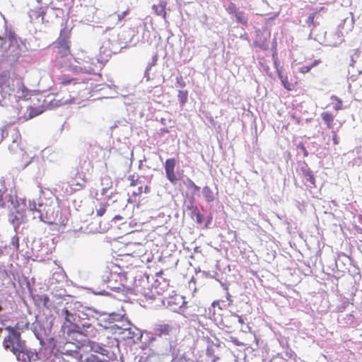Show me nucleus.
I'll return each instance as SVG.
<instances>
[{
	"label": "nucleus",
	"mask_w": 362,
	"mask_h": 362,
	"mask_svg": "<svg viewBox=\"0 0 362 362\" xmlns=\"http://www.w3.org/2000/svg\"><path fill=\"white\" fill-rule=\"evenodd\" d=\"M28 211L33 219L39 218L50 225L62 222L60 205L52 194L46 198L42 192L40 197L38 207L35 202H29Z\"/></svg>",
	"instance_id": "obj_1"
},
{
	"label": "nucleus",
	"mask_w": 362,
	"mask_h": 362,
	"mask_svg": "<svg viewBox=\"0 0 362 362\" xmlns=\"http://www.w3.org/2000/svg\"><path fill=\"white\" fill-rule=\"evenodd\" d=\"M5 331L7 332V335L3 341L4 348L13 354L22 350L25 346V341L21 339L20 332H17L11 326L6 327Z\"/></svg>",
	"instance_id": "obj_2"
},
{
	"label": "nucleus",
	"mask_w": 362,
	"mask_h": 362,
	"mask_svg": "<svg viewBox=\"0 0 362 362\" xmlns=\"http://www.w3.org/2000/svg\"><path fill=\"white\" fill-rule=\"evenodd\" d=\"M11 91L16 101H27L35 94V90H30L24 83L21 78H12L9 83Z\"/></svg>",
	"instance_id": "obj_3"
},
{
	"label": "nucleus",
	"mask_w": 362,
	"mask_h": 362,
	"mask_svg": "<svg viewBox=\"0 0 362 362\" xmlns=\"http://www.w3.org/2000/svg\"><path fill=\"white\" fill-rule=\"evenodd\" d=\"M94 314H92V325L95 328H103L105 329H111L112 323L115 321H117L118 319L121 318V315L115 313H99L95 310H93Z\"/></svg>",
	"instance_id": "obj_4"
},
{
	"label": "nucleus",
	"mask_w": 362,
	"mask_h": 362,
	"mask_svg": "<svg viewBox=\"0 0 362 362\" xmlns=\"http://www.w3.org/2000/svg\"><path fill=\"white\" fill-rule=\"evenodd\" d=\"M70 30L66 28L60 32L59 38L56 42L57 52L61 56H66L70 52Z\"/></svg>",
	"instance_id": "obj_5"
},
{
	"label": "nucleus",
	"mask_w": 362,
	"mask_h": 362,
	"mask_svg": "<svg viewBox=\"0 0 362 362\" xmlns=\"http://www.w3.org/2000/svg\"><path fill=\"white\" fill-rule=\"evenodd\" d=\"M13 109L16 110V115L13 122L27 121L39 115L42 112L39 108L33 107L31 106H26L24 108L23 107H19L18 105H16L13 106Z\"/></svg>",
	"instance_id": "obj_6"
},
{
	"label": "nucleus",
	"mask_w": 362,
	"mask_h": 362,
	"mask_svg": "<svg viewBox=\"0 0 362 362\" xmlns=\"http://www.w3.org/2000/svg\"><path fill=\"white\" fill-rule=\"evenodd\" d=\"M124 252V255L141 257L146 253V248L142 243L129 242L125 245Z\"/></svg>",
	"instance_id": "obj_7"
},
{
	"label": "nucleus",
	"mask_w": 362,
	"mask_h": 362,
	"mask_svg": "<svg viewBox=\"0 0 362 362\" xmlns=\"http://www.w3.org/2000/svg\"><path fill=\"white\" fill-rule=\"evenodd\" d=\"M177 160L175 158L166 159L164 163V169L166 177L173 185L177 184V181L179 180V178L177 176L175 170Z\"/></svg>",
	"instance_id": "obj_8"
},
{
	"label": "nucleus",
	"mask_w": 362,
	"mask_h": 362,
	"mask_svg": "<svg viewBox=\"0 0 362 362\" xmlns=\"http://www.w3.org/2000/svg\"><path fill=\"white\" fill-rule=\"evenodd\" d=\"M238 315L230 311L221 315L219 324L228 329H233L237 325Z\"/></svg>",
	"instance_id": "obj_9"
},
{
	"label": "nucleus",
	"mask_w": 362,
	"mask_h": 362,
	"mask_svg": "<svg viewBox=\"0 0 362 362\" xmlns=\"http://www.w3.org/2000/svg\"><path fill=\"white\" fill-rule=\"evenodd\" d=\"M48 6L37 5L29 11V16L32 21L43 23Z\"/></svg>",
	"instance_id": "obj_10"
},
{
	"label": "nucleus",
	"mask_w": 362,
	"mask_h": 362,
	"mask_svg": "<svg viewBox=\"0 0 362 362\" xmlns=\"http://www.w3.org/2000/svg\"><path fill=\"white\" fill-rule=\"evenodd\" d=\"M174 327L171 322L157 324L154 327L155 334L158 337L169 336L173 331Z\"/></svg>",
	"instance_id": "obj_11"
},
{
	"label": "nucleus",
	"mask_w": 362,
	"mask_h": 362,
	"mask_svg": "<svg viewBox=\"0 0 362 362\" xmlns=\"http://www.w3.org/2000/svg\"><path fill=\"white\" fill-rule=\"evenodd\" d=\"M185 304L186 302L183 297L178 295L170 297L167 303L168 307L173 311H177Z\"/></svg>",
	"instance_id": "obj_12"
},
{
	"label": "nucleus",
	"mask_w": 362,
	"mask_h": 362,
	"mask_svg": "<svg viewBox=\"0 0 362 362\" xmlns=\"http://www.w3.org/2000/svg\"><path fill=\"white\" fill-rule=\"evenodd\" d=\"M139 329L131 324V322H126V326L123 328L122 339H134L139 335Z\"/></svg>",
	"instance_id": "obj_13"
},
{
	"label": "nucleus",
	"mask_w": 362,
	"mask_h": 362,
	"mask_svg": "<svg viewBox=\"0 0 362 362\" xmlns=\"http://www.w3.org/2000/svg\"><path fill=\"white\" fill-rule=\"evenodd\" d=\"M69 69L64 70L60 75L57 76V81L62 86H66L69 85H76L77 83V80L71 76L69 74L66 73L69 71Z\"/></svg>",
	"instance_id": "obj_14"
},
{
	"label": "nucleus",
	"mask_w": 362,
	"mask_h": 362,
	"mask_svg": "<svg viewBox=\"0 0 362 362\" xmlns=\"http://www.w3.org/2000/svg\"><path fill=\"white\" fill-rule=\"evenodd\" d=\"M16 358L20 362H31L33 357V354L27 350L26 345L19 351L13 353Z\"/></svg>",
	"instance_id": "obj_15"
},
{
	"label": "nucleus",
	"mask_w": 362,
	"mask_h": 362,
	"mask_svg": "<svg viewBox=\"0 0 362 362\" xmlns=\"http://www.w3.org/2000/svg\"><path fill=\"white\" fill-rule=\"evenodd\" d=\"M276 71H277L278 76H279V79L281 80V82L282 85L284 86V88L286 89L287 90H293L297 84V82L293 83V82L289 81L288 76L284 74V73H282L281 69H277Z\"/></svg>",
	"instance_id": "obj_16"
},
{
	"label": "nucleus",
	"mask_w": 362,
	"mask_h": 362,
	"mask_svg": "<svg viewBox=\"0 0 362 362\" xmlns=\"http://www.w3.org/2000/svg\"><path fill=\"white\" fill-rule=\"evenodd\" d=\"M126 322H129V321L127 318L124 317L123 315H121V318L118 319L117 321L114 320L111 327V331L118 334H122L123 328L125 327Z\"/></svg>",
	"instance_id": "obj_17"
},
{
	"label": "nucleus",
	"mask_w": 362,
	"mask_h": 362,
	"mask_svg": "<svg viewBox=\"0 0 362 362\" xmlns=\"http://www.w3.org/2000/svg\"><path fill=\"white\" fill-rule=\"evenodd\" d=\"M166 3L164 1L160 2L158 4H154L152 6L153 10L156 15L162 16L164 20H166L167 13L165 11Z\"/></svg>",
	"instance_id": "obj_18"
},
{
	"label": "nucleus",
	"mask_w": 362,
	"mask_h": 362,
	"mask_svg": "<svg viewBox=\"0 0 362 362\" xmlns=\"http://www.w3.org/2000/svg\"><path fill=\"white\" fill-rule=\"evenodd\" d=\"M321 118L325 122L328 129L333 128L334 116L332 112L329 111L322 112Z\"/></svg>",
	"instance_id": "obj_19"
},
{
	"label": "nucleus",
	"mask_w": 362,
	"mask_h": 362,
	"mask_svg": "<svg viewBox=\"0 0 362 362\" xmlns=\"http://www.w3.org/2000/svg\"><path fill=\"white\" fill-rule=\"evenodd\" d=\"M29 322L26 319V317H21V320H19L14 327H12V328H14L17 332L19 331H23L25 329H28L29 328Z\"/></svg>",
	"instance_id": "obj_20"
},
{
	"label": "nucleus",
	"mask_w": 362,
	"mask_h": 362,
	"mask_svg": "<svg viewBox=\"0 0 362 362\" xmlns=\"http://www.w3.org/2000/svg\"><path fill=\"white\" fill-rule=\"evenodd\" d=\"M236 21L243 25H247L248 23V18L247 15L242 11H238L237 13L234 14Z\"/></svg>",
	"instance_id": "obj_21"
},
{
	"label": "nucleus",
	"mask_w": 362,
	"mask_h": 362,
	"mask_svg": "<svg viewBox=\"0 0 362 362\" xmlns=\"http://www.w3.org/2000/svg\"><path fill=\"white\" fill-rule=\"evenodd\" d=\"M206 355L209 358H211V362H217L220 359L219 356L215 354V348L214 345L213 344L207 346L206 350Z\"/></svg>",
	"instance_id": "obj_22"
},
{
	"label": "nucleus",
	"mask_w": 362,
	"mask_h": 362,
	"mask_svg": "<svg viewBox=\"0 0 362 362\" xmlns=\"http://www.w3.org/2000/svg\"><path fill=\"white\" fill-rule=\"evenodd\" d=\"M203 194L204 197L206 198L207 202H211L214 199V195L212 190L209 186H204L203 187Z\"/></svg>",
	"instance_id": "obj_23"
},
{
	"label": "nucleus",
	"mask_w": 362,
	"mask_h": 362,
	"mask_svg": "<svg viewBox=\"0 0 362 362\" xmlns=\"http://www.w3.org/2000/svg\"><path fill=\"white\" fill-rule=\"evenodd\" d=\"M320 62V60H315L311 64L300 67V72L302 74L308 73L313 67L317 66Z\"/></svg>",
	"instance_id": "obj_24"
},
{
	"label": "nucleus",
	"mask_w": 362,
	"mask_h": 362,
	"mask_svg": "<svg viewBox=\"0 0 362 362\" xmlns=\"http://www.w3.org/2000/svg\"><path fill=\"white\" fill-rule=\"evenodd\" d=\"M178 99L182 105H185L188 98V91L187 90H179L177 95Z\"/></svg>",
	"instance_id": "obj_25"
},
{
	"label": "nucleus",
	"mask_w": 362,
	"mask_h": 362,
	"mask_svg": "<svg viewBox=\"0 0 362 362\" xmlns=\"http://www.w3.org/2000/svg\"><path fill=\"white\" fill-rule=\"evenodd\" d=\"M331 100H333L336 101V103L333 106V108L336 111H339V110H341L343 109V102H342V100L339 98H338L336 95H332L331 96Z\"/></svg>",
	"instance_id": "obj_26"
},
{
	"label": "nucleus",
	"mask_w": 362,
	"mask_h": 362,
	"mask_svg": "<svg viewBox=\"0 0 362 362\" xmlns=\"http://www.w3.org/2000/svg\"><path fill=\"white\" fill-rule=\"evenodd\" d=\"M303 175L306 178L307 181H308L310 184L315 185V179L313 173L310 170H305L303 171Z\"/></svg>",
	"instance_id": "obj_27"
},
{
	"label": "nucleus",
	"mask_w": 362,
	"mask_h": 362,
	"mask_svg": "<svg viewBox=\"0 0 362 362\" xmlns=\"http://www.w3.org/2000/svg\"><path fill=\"white\" fill-rule=\"evenodd\" d=\"M10 247L13 250L17 251L19 248V238L17 235H14L11 238L10 243Z\"/></svg>",
	"instance_id": "obj_28"
},
{
	"label": "nucleus",
	"mask_w": 362,
	"mask_h": 362,
	"mask_svg": "<svg viewBox=\"0 0 362 362\" xmlns=\"http://www.w3.org/2000/svg\"><path fill=\"white\" fill-rule=\"evenodd\" d=\"M66 352L68 354V355H73V354H74L75 355V356H79V360L81 362H88L89 361L88 356L85 357L83 359V355L79 354L78 352H76V351L72 352V351H69L68 350H66Z\"/></svg>",
	"instance_id": "obj_29"
},
{
	"label": "nucleus",
	"mask_w": 362,
	"mask_h": 362,
	"mask_svg": "<svg viewBox=\"0 0 362 362\" xmlns=\"http://www.w3.org/2000/svg\"><path fill=\"white\" fill-rule=\"evenodd\" d=\"M226 11L229 13L234 15L235 13H237L238 9L236 5L234 3L230 2L228 6V8H226Z\"/></svg>",
	"instance_id": "obj_30"
},
{
	"label": "nucleus",
	"mask_w": 362,
	"mask_h": 362,
	"mask_svg": "<svg viewBox=\"0 0 362 362\" xmlns=\"http://www.w3.org/2000/svg\"><path fill=\"white\" fill-rule=\"evenodd\" d=\"M50 362H68L63 357V354H55L51 359Z\"/></svg>",
	"instance_id": "obj_31"
},
{
	"label": "nucleus",
	"mask_w": 362,
	"mask_h": 362,
	"mask_svg": "<svg viewBox=\"0 0 362 362\" xmlns=\"http://www.w3.org/2000/svg\"><path fill=\"white\" fill-rule=\"evenodd\" d=\"M39 300L42 303V305L45 307H48V303L49 302V298L48 296L46 294L39 296Z\"/></svg>",
	"instance_id": "obj_32"
},
{
	"label": "nucleus",
	"mask_w": 362,
	"mask_h": 362,
	"mask_svg": "<svg viewBox=\"0 0 362 362\" xmlns=\"http://www.w3.org/2000/svg\"><path fill=\"white\" fill-rule=\"evenodd\" d=\"M149 192V187L148 186L145 187L144 190H143V187L140 186L136 191L133 192V195L134 196H139L143 192L148 193Z\"/></svg>",
	"instance_id": "obj_33"
},
{
	"label": "nucleus",
	"mask_w": 362,
	"mask_h": 362,
	"mask_svg": "<svg viewBox=\"0 0 362 362\" xmlns=\"http://www.w3.org/2000/svg\"><path fill=\"white\" fill-rule=\"evenodd\" d=\"M176 83L180 88H184L186 86V83L182 76H179L176 78Z\"/></svg>",
	"instance_id": "obj_34"
},
{
	"label": "nucleus",
	"mask_w": 362,
	"mask_h": 362,
	"mask_svg": "<svg viewBox=\"0 0 362 362\" xmlns=\"http://www.w3.org/2000/svg\"><path fill=\"white\" fill-rule=\"evenodd\" d=\"M316 13H317V12H315L313 13L310 14V16H308V18L307 19V23L309 25H314V19H315Z\"/></svg>",
	"instance_id": "obj_35"
},
{
	"label": "nucleus",
	"mask_w": 362,
	"mask_h": 362,
	"mask_svg": "<svg viewBox=\"0 0 362 362\" xmlns=\"http://www.w3.org/2000/svg\"><path fill=\"white\" fill-rule=\"evenodd\" d=\"M129 180L130 181V186H136L141 182L138 179L134 178V175L129 176Z\"/></svg>",
	"instance_id": "obj_36"
},
{
	"label": "nucleus",
	"mask_w": 362,
	"mask_h": 362,
	"mask_svg": "<svg viewBox=\"0 0 362 362\" xmlns=\"http://www.w3.org/2000/svg\"><path fill=\"white\" fill-rule=\"evenodd\" d=\"M129 9L127 8L126 11H124L122 13H119L117 15V21H121L122 20H123L124 18V17L129 13Z\"/></svg>",
	"instance_id": "obj_37"
},
{
	"label": "nucleus",
	"mask_w": 362,
	"mask_h": 362,
	"mask_svg": "<svg viewBox=\"0 0 362 362\" xmlns=\"http://www.w3.org/2000/svg\"><path fill=\"white\" fill-rule=\"evenodd\" d=\"M332 141H333V143L334 145H337L339 142L337 132H335V131L332 132Z\"/></svg>",
	"instance_id": "obj_38"
},
{
	"label": "nucleus",
	"mask_w": 362,
	"mask_h": 362,
	"mask_svg": "<svg viewBox=\"0 0 362 362\" xmlns=\"http://www.w3.org/2000/svg\"><path fill=\"white\" fill-rule=\"evenodd\" d=\"M71 99H72V98H71V96H69V98H66V99H63V98H62V99H60V100H59V105H62L66 104V103H68L70 100H71Z\"/></svg>",
	"instance_id": "obj_39"
},
{
	"label": "nucleus",
	"mask_w": 362,
	"mask_h": 362,
	"mask_svg": "<svg viewBox=\"0 0 362 362\" xmlns=\"http://www.w3.org/2000/svg\"><path fill=\"white\" fill-rule=\"evenodd\" d=\"M63 314L65 315V319L66 321L70 322L71 320L69 319L70 313L68 310L65 309L62 310Z\"/></svg>",
	"instance_id": "obj_40"
},
{
	"label": "nucleus",
	"mask_w": 362,
	"mask_h": 362,
	"mask_svg": "<svg viewBox=\"0 0 362 362\" xmlns=\"http://www.w3.org/2000/svg\"><path fill=\"white\" fill-rule=\"evenodd\" d=\"M106 211V209L105 206L101 207L100 209L97 210V215L99 216H102Z\"/></svg>",
	"instance_id": "obj_41"
},
{
	"label": "nucleus",
	"mask_w": 362,
	"mask_h": 362,
	"mask_svg": "<svg viewBox=\"0 0 362 362\" xmlns=\"http://www.w3.org/2000/svg\"><path fill=\"white\" fill-rule=\"evenodd\" d=\"M237 323H239L241 325L245 324V320H244V319L243 318L242 316H240V315H238Z\"/></svg>",
	"instance_id": "obj_42"
},
{
	"label": "nucleus",
	"mask_w": 362,
	"mask_h": 362,
	"mask_svg": "<svg viewBox=\"0 0 362 362\" xmlns=\"http://www.w3.org/2000/svg\"><path fill=\"white\" fill-rule=\"evenodd\" d=\"M100 86V85H95L93 86V85L92 84V91H98L103 89V88H99Z\"/></svg>",
	"instance_id": "obj_43"
},
{
	"label": "nucleus",
	"mask_w": 362,
	"mask_h": 362,
	"mask_svg": "<svg viewBox=\"0 0 362 362\" xmlns=\"http://www.w3.org/2000/svg\"><path fill=\"white\" fill-rule=\"evenodd\" d=\"M189 182L190 184V186L194 187L195 189L198 190L199 189V187L197 186L192 180H189Z\"/></svg>",
	"instance_id": "obj_44"
},
{
	"label": "nucleus",
	"mask_w": 362,
	"mask_h": 362,
	"mask_svg": "<svg viewBox=\"0 0 362 362\" xmlns=\"http://www.w3.org/2000/svg\"><path fill=\"white\" fill-rule=\"evenodd\" d=\"M92 362H103L98 359V356L92 354Z\"/></svg>",
	"instance_id": "obj_45"
},
{
	"label": "nucleus",
	"mask_w": 362,
	"mask_h": 362,
	"mask_svg": "<svg viewBox=\"0 0 362 362\" xmlns=\"http://www.w3.org/2000/svg\"><path fill=\"white\" fill-rule=\"evenodd\" d=\"M107 20V18H103V21L102 23H103V24H105V29H106V30H108V29H110V27L107 25V23H105Z\"/></svg>",
	"instance_id": "obj_46"
},
{
	"label": "nucleus",
	"mask_w": 362,
	"mask_h": 362,
	"mask_svg": "<svg viewBox=\"0 0 362 362\" xmlns=\"http://www.w3.org/2000/svg\"><path fill=\"white\" fill-rule=\"evenodd\" d=\"M283 358L280 356V354H278L275 358H274V360H276V361H279V362H280L281 361H282Z\"/></svg>",
	"instance_id": "obj_47"
},
{
	"label": "nucleus",
	"mask_w": 362,
	"mask_h": 362,
	"mask_svg": "<svg viewBox=\"0 0 362 362\" xmlns=\"http://www.w3.org/2000/svg\"><path fill=\"white\" fill-rule=\"evenodd\" d=\"M302 149L304 151H303L304 155H305V156H308V152H307V151H306L305 148L304 146H302Z\"/></svg>",
	"instance_id": "obj_48"
},
{
	"label": "nucleus",
	"mask_w": 362,
	"mask_h": 362,
	"mask_svg": "<svg viewBox=\"0 0 362 362\" xmlns=\"http://www.w3.org/2000/svg\"><path fill=\"white\" fill-rule=\"evenodd\" d=\"M93 75H94V76H96V77H100V76H101V75H100V74H92V76H93Z\"/></svg>",
	"instance_id": "obj_49"
},
{
	"label": "nucleus",
	"mask_w": 362,
	"mask_h": 362,
	"mask_svg": "<svg viewBox=\"0 0 362 362\" xmlns=\"http://www.w3.org/2000/svg\"><path fill=\"white\" fill-rule=\"evenodd\" d=\"M199 215L197 216L198 222H201L200 218H199Z\"/></svg>",
	"instance_id": "obj_50"
},
{
	"label": "nucleus",
	"mask_w": 362,
	"mask_h": 362,
	"mask_svg": "<svg viewBox=\"0 0 362 362\" xmlns=\"http://www.w3.org/2000/svg\"><path fill=\"white\" fill-rule=\"evenodd\" d=\"M282 362H288V361H286V360H284V361H283Z\"/></svg>",
	"instance_id": "obj_51"
},
{
	"label": "nucleus",
	"mask_w": 362,
	"mask_h": 362,
	"mask_svg": "<svg viewBox=\"0 0 362 362\" xmlns=\"http://www.w3.org/2000/svg\"><path fill=\"white\" fill-rule=\"evenodd\" d=\"M1 310V307L0 306V310Z\"/></svg>",
	"instance_id": "obj_52"
}]
</instances>
